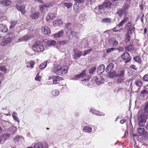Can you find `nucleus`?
Listing matches in <instances>:
<instances>
[{
	"label": "nucleus",
	"mask_w": 148,
	"mask_h": 148,
	"mask_svg": "<svg viewBox=\"0 0 148 148\" xmlns=\"http://www.w3.org/2000/svg\"><path fill=\"white\" fill-rule=\"evenodd\" d=\"M143 80L145 81L148 82V75H145L143 77Z\"/></svg>",
	"instance_id": "nucleus-53"
},
{
	"label": "nucleus",
	"mask_w": 148,
	"mask_h": 148,
	"mask_svg": "<svg viewBox=\"0 0 148 148\" xmlns=\"http://www.w3.org/2000/svg\"><path fill=\"white\" fill-rule=\"evenodd\" d=\"M112 41L113 42L114 45L116 46L118 45V43L117 41L115 39H113V40H112Z\"/></svg>",
	"instance_id": "nucleus-58"
},
{
	"label": "nucleus",
	"mask_w": 148,
	"mask_h": 148,
	"mask_svg": "<svg viewBox=\"0 0 148 148\" xmlns=\"http://www.w3.org/2000/svg\"><path fill=\"white\" fill-rule=\"evenodd\" d=\"M56 14L55 13H51L48 14L47 17L46 19L47 21L49 20H53L56 16Z\"/></svg>",
	"instance_id": "nucleus-19"
},
{
	"label": "nucleus",
	"mask_w": 148,
	"mask_h": 148,
	"mask_svg": "<svg viewBox=\"0 0 148 148\" xmlns=\"http://www.w3.org/2000/svg\"><path fill=\"white\" fill-rule=\"evenodd\" d=\"M0 3L3 6H8L11 4V2L9 0H3L0 1Z\"/></svg>",
	"instance_id": "nucleus-22"
},
{
	"label": "nucleus",
	"mask_w": 148,
	"mask_h": 148,
	"mask_svg": "<svg viewBox=\"0 0 148 148\" xmlns=\"http://www.w3.org/2000/svg\"><path fill=\"white\" fill-rule=\"evenodd\" d=\"M39 14V12H32L31 13L30 17L32 19H36L38 18Z\"/></svg>",
	"instance_id": "nucleus-18"
},
{
	"label": "nucleus",
	"mask_w": 148,
	"mask_h": 148,
	"mask_svg": "<svg viewBox=\"0 0 148 148\" xmlns=\"http://www.w3.org/2000/svg\"><path fill=\"white\" fill-rule=\"evenodd\" d=\"M146 121H138V125L140 127H144Z\"/></svg>",
	"instance_id": "nucleus-32"
},
{
	"label": "nucleus",
	"mask_w": 148,
	"mask_h": 148,
	"mask_svg": "<svg viewBox=\"0 0 148 148\" xmlns=\"http://www.w3.org/2000/svg\"><path fill=\"white\" fill-rule=\"evenodd\" d=\"M64 32L63 31H60L59 32L53 35V36L55 38H59L63 35Z\"/></svg>",
	"instance_id": "nucleus-31"
},
{
	"label": "nucleus",
	"mask_w": 148,
	"mask_h": 148,
	"mask_svg": "<svg viewBox=\"0 0 148 148\" xmlns=\"http://www.w3.org/2000/svg\"><path fill=\"white\" fill-rule=\"evenodd\" d=\"M11 135L10 134L8 133H5L2 136V137H0V138L1 139V141L2 140V138L4 139V140H6L7 139L9 138L10 137V136Z\"/></svg>",
	"instance_id": "nucleus-35"
},
{
	"label": "nucleus",
	"mask_w": 148,
	"mask_h": 148,
	"mask_svg": "<svg viewBox=\"0 0 148 148\" xmlns=\"http://www.w3.org/2000/svg\"><path fill=\"white\" fill-rule=\"evenodd\" d=\"M90 112H92V114H95L96 115L99 116H100L102 115L100 114V113L99 111H97L95 110L92 109L90 110Z\"/></svg>",
	"instance_id": "nucleus-33"
},
{
	"label": "nucleus",
	"mask_w": 148,
	"mask_h": 148,
	"mask_svg": "<svg viewBox=\"0 0 148 148\" xmlns=\"http://www.w3.org/2000/svg\"><path fill=\"white\" fill-rule=\"evenodd\" d=\"M136 66L133 64H132L130 66V68L136 70Z\"/></svg>",
	"instance_id": "nucleus-62"
},
{
	"label": "nucleus",
	"mask_w": 148,
	"mask_h": 148,
	"mask_svg": "<svg viewBox=\"0 0 148 148\" xmlns=\"http://www.w3.org/2000/svg\"><path fill=\"white\" fill-rule=\"evenodd\" d=\"M125 71L123 70H119L117 74L116 77H123L124 75Z\"/></svg>",
	"instance_id": "nucleus-28"
},
{
	"label": "nucleus",
	"mask_w": 148,
	"mask_h": 148,
	"mask_svg": "<svg viewBox=\"0 0 148 148\" xmlns=\"http://www.w3.org/2000/svg\"><path fill=\"white\" fill-rule=\"evenodd\" d=\"M32 49L35 52H43L46 48V46L42 44L40 41L35 42L32 46Z\"/></svg>",
	"instance_id": "nucleus-2"
},
{
	"label": "nucleus",
	"mask_w": 148,
	"mask_h": 148,
	"mask_svg": "<svg viewBox=\"0 0 148 148\" xmlns=\"http://www.w3.org/2000/svg\"><path fill=\"white\" fill-rule=\"evenodd\" d=\"M64 5L68 8H69L71 7L72 4L70 3H64Z\"/></svg>",
	"instance_id": "nucleus-47"
},
{
	"label": "nucleus",
	"mask_w": 148,
	"mask_h": 148,
	"mask_svg": "<svg viewBox=\"0 0 148 148\" xmlns=\"http://www.w3.org/2000/svg\"><path fill=\"white\" fill-rule=\"evenodd\" d=\"M17 114L16 112H14L12 114V116L14 120L19 123L20 121L17 117Z\"/></svg>",
	"instance_id": "nucleus-36"
},
{
	"label": "nucleus",
	"mask_w": 148,
	"mask_h": 148,
	"mask_svg": "<svg viewBox=\"0 0 148 148\" xmlns=\"http://www.w3.org/2000/svg\"><path fill=\"white\" fill-rule=\"evenodd\" d=\"M68 42V41L67 40H64L61 41L60 42V44L61 45H65Z\"/></svg>",
	"instance_id": "nucleus-55"
},
{
	"label": "nucleus",
	"mask_w": 148,
	"mask_h": 148,
	"mask_svg": "<svg viewBox=\"0 0 148 148\" xmlns=\"http://www.w3.org/2000/svg\"><path fill=\"white\" fill-rule=\"evenodd\" d=\"M17 23V22L16 21H12L11 22L10 25L9 27L10 29H13L15 26L16 24Z\"/></svg>",
	"instance_id": "nucleus-39"
},
{
	"label": "nucleus",
	"mask_w": 148,
	"mask_h": 148,
	"mask_svg": "<svg viewBox=\"0 0 148 148\" xmlns=\"http://www.w3.org/2000/svg\"><path fill=\"white\" fill-rule=\"evenodd\" d=\"M148 94V91L146 90H144L141 92L140 95V96L142 98H144L145 97H147V96Z\"/></svg>",
	"instance_id": "nucleus-25"
},
{
	"label": "nucleus",
	"mask_w": 148,
	"mask_h": 148,
	"mask_svg": "<svg viewBox=\"0 0 148 148\" xmlns=\"http://www.w3.org/2000/svg\"><path fill=\"white\" fill-rule=\"evenodd\" d=\"M57 21L58 25L60 26L62 24L63 22L61 19L58 20Z\"/></svg>",
	"instance_id": "nucleus-57"
},
{
	"label": "nucleus",
	"mask_w": 148,
	"mask_h": 148,
	"mask_svg": "<svg viewBox=\"0 0 148 148\" xmlns=\"http://www.w3.org/2000/svg\"><path fill=\"white\" fill-rule=\"evenodd\" d=\"M10 133L11 135H12L14 134V133L16 131V128L15 127H12L10 128Z\"/></svg>",
	"instance_id": "nucleus-41"
},
{
	"label": "nucleus",
	"mask_w": 148,
	"mask_h": 148,
	"mask_svg": "<svg viewBox=\"0 0 148 148\" xmlns=\"http://www.w3.org/2000/svg\"><path fill=\"white\" fill-rule=\"evenodd\" d=\"M14 33L11 32L8 33L5 36L4 39L1 43L2 46H4L8 44L11 42L14 39Z\"/></svg>",
	"instance_id": "nucleus-4"
},
{
	"label": "nucleus",
	"mask_w": 148,
	"mask_h": 148,
	"mask_svg": "<svg viewBox=\"0 0 148 148\" xmlns=\"http://www.w3.org/2000/svg\"><path fill=\"white\" fill-rule=\"evenodd\" d=\"M104 6L105 8H111L112 4L108 0L105 1L103 3Z\"/></svg>",
	"instance_id": "nucleus-24"
},
{
	"label": "nucleus",
	"mask_w": 148,
	"mask_h": 148,
	"mask_svg": "<svg viewBox=\"0 0 148 148\" xmlns=\"http://www.w3.org/2000/svg\"><path fill=\"white\" fill-rule=\"evenodd\" d=\"M147 116L142 111H139L138 113V121H146Z\"/></svg>",
	"instance_id": "nucleus-8"
},
{
	"label": "nucleus",
	"mask_w": 148,
	"mask_h": 148,
	"mask_svg": "<svg viewBox=\"0 0 148 148\" xmlns=\"http://www.w3.org/2000/svg\"><path fill=\"white\" fill-rule=\"evenodd\" d=\"M0 70L3 72H6L7 70L5 66H2L1 64H0Z\"/></svg>",
	"instance_id": "nucleus-45"
},
{
	"label": "nucleus",
	"mask_w": 148,
	"mask_h": 148,
	"mask_svg": "<svg viewBox=\"0 0 148 148\" xmlns=\"http://www.w3.org/2000/svg\"><path fill=\"white\" fill-rule=\"evenodd\" d=\"M35 1L40 3H42L43 2L42 0H35Z\"/></svg>",
	"instance_id": "nucleus-64"
},
{
	"label": "nucleus",
	"mask_w": 148,
	"mask_h": 148,
	"mask_svg": "<svg viewBox=\"0 0 148 148\" xmlns=\"http://www.w3.org/2000/svg\"><path fill=\"white\" fill-rule=\"evenodd\" d=\"M83 130L85 132L89 133L91 132L92 129L88 126H85L83 127Z\"/></svg>",
	"instance_id": "nucleus-26"
},
{
	"label": "nucleus",
	"mask_w": 148,
	"mask_h": 148,
	"mask_svg": "<svg viewBox=\"0 0 148 148\" xmlns=\"http://www.w3.org/2000/svg\"><path fill=\"white\" fill-rule=\"evenodd\" d=\"M47 62H44L40 64L39 66L40 69H42L45 68L47 66Z\"/></svg>",
	"instance_id": "nucleus-42"
},
{
	"label": "nucleus",
	"mask_w": 148,
	"mask_h": 148,
	"mask_svg": "<svg viewBox=\"0 0 148 148\" xmlns=\"http://www.w3.org/2000/svg\"><path fill=\"white\" fill-rule=\"evenodd\" d=\"M24 0H20L17 1L16 2V8L19 11H21L23 14H24L25 13L24 11V7L23 6H19L18 5H21L24 2Z\"/></svg>",
	"instance_id": "nucleus-6"
},
{
	"label": "nucleus",
	"mask_w": 148,
	"mask_h": 148,
	"mask_svg": "<svg viewBox=\"0 0 148 148\" xmlns=\"http://www.w3.org/2000/svg\"><path fill=\"white\" fill-rule=\"evenodd\" d=\"M34 63L35 62L33 60H30L27 63L26 66L28 68L31 67V68H33Z\"/></svg>",
	"instance_id": "nucleus-27"
},
{
	"label": "nucleus",
	"mask_w": 148,
	"mask_h": 148,
	"mask_svg": "<svg viewBox=\"0 0 148 148\" xmlns=\"http://www.w3.org/2000/svg\"><path fill=\"white\" fill-rule=\"evenodd\" d=\"M53 25L55 26H57V25H58V23H57V20H55L53 22Z\"/></svg>",
	"instance_id": "nucleus-63"
},
{
	"label": "nucleus",
	"mask_w": 148,
	"mask_h": 148,
	"mask_svg": "<svg viewBox=\"0 0 148 148\" xmlns=\"http://www.w3.org/2000/svg\"><path fill=\"white\" fill-rule=\"evenodd\" d=\"M69 67L67 66L60 67L58 65H54L53 68V72L58 75H61L62 74H66L68 71Z\"/></svg>",
	"instance_id": "nucleus-1"
},
{
	"label": "nucleus",
	"mask_w": 148,
	"mask_h": 148,
	"mask_svg": "<svg viewBox=\"0 0 148 148\" xmlns=\"http://www.w3.org/2000/svg\"><path fill=\"white\" fill-rule=\"evenodd\" d=\"M114 65L113 63L109 64L106 69V71L107 73H110L114 67Z\"/></svg>",
	"instance_id": "nucleus-23"
},
{
	"label": "nucleus",
	"mask_w": 148,
	"mask_h": 148,
	"mask_svg": "<svg viewBox=\"0 0 148 148\" xmlns=\"http://www.w3.org/2000/svg\"><path fill=\"white\" fill-rule=\"evenodd\" d=\"M75 36L77 38H79V34L78 32H75Z\"/></svg>",
	"instance_id": "nucleus-60"
},
{
	"label": "nucleus",
	"mask_w": 148,
	"mask_h": 148,
	"mask_svg": "<svg viewBox=\"0 0 148 148\" xmlns=\"http://www.w3.org/2000/svg\"><path fill=\"white\" fill-rule=\"evenodd\" d=\"M41 30L43 34L45 35H48L51 33L50 29L47 26H44L42 27Z\"/></svg>",
	"instance_id": "nucleus-12"
},
{
	"label": "nucleus",
	"mask_w": 148,
	"mask_h": 148,
	"mask_svg": "<svg viewBox=\"0 0 148 148\" xmlns=\"http://www.w3.org/2000/svg\"><path fill=\"white\" fill-rule=\"evenodd\" d=\"M109 73V75L110 78H113L116 77L117 74H116L115 71Z\"/></svg>",
	"instance_id": "nucleus-46"
},
{
	"label": "nucleus",
	"mask_w": 148,
	"mask_h": 148,
	"mask_svg": "<svg viewBox=\"0 0 148 148\" xmlns=\"http://www.w3.org/2000/svg\"><path fill=\"white\" fill-rule=\"evenodd\" d=\"M94 79L96 83L99 85L103 83L104 81V79L101 77H95Z\"/></svg>",
	"instance_id": "nucleus-13"
},
{
	"label": "nucleus",
	"mask_w": 148,
	"mask_h": 148,
	"mask_svg": "<svg viewBox=\"0 0 148 148\" xmlns=\"http://www.w3.org/2000/svg\"><path fill=\"white\" fill-rule=\"evenodd\" d=\"M105 66L103 64H101L97 68V72L99 74L102 73L105 70Z\"/></svg>",
	"instance_id": "nucleus-17"
},
{
	"label": "nucleus",
	"mask_w": 148,
	"mask_h": 148,
	"mask_svg": "<svg viewBox=\"0 0 148 148\" xmlns=\"http://www.w3.org/2000/svg\"><path fill=\"white\" fill-rule=\"evenodd\" d=\"M79 4L76 2L73 5L74 10L76 12L78 11L79 9Z\"/></svg>",
	"instance_id": "nucleus-34"
},
{
	"label": "nucleus",
	"mask_w": 148,
	"mask_h": 148,
	"mask_svg": "<svg viewBox=\"0 0 148 148\" xmlns=\"http://www.w3.org/2000/svg\"><path fill=\"white\" fill-rule=\"evenodd\" d=\"M114 49L115 48L113 47L109 48L107 49L106 52L107 53H109L111 51H113Z\"/></svg>",
	"instance_id": "nucleus-56"
},
{
	"label": "nucleus",
	"mask_w": 148,
	"mask_h": 148,
	"mask_svg": "<svg viewBox=\"0 0 148 148\" xmlns=\"http://www.w3.org/2000/svg\"><path fill=\"white\" fill-rule=\"evenodd\" d=\"M136 84L137 86L140 87L142 85V83L140 81H137L136 82Z\"/></svg>",
	"instance_id": "nucleus-52"
},
{
	"label": "nucleus",
	"mask_w": 148,
	"mask_h": 148,
	"mask_svg": "<svg viewBox=\"0 0 148 148\" xmlns=\"http://www.w3.org/2000/svg\"><path fill=\"white\" fill-rule=\"evenodd\" d=\"M59 93V91L57 90H53L51 92L52 95L54 96H56L58 95Z\"/></svg>",
	"instance_id": "nucleus-43"
},
{
	"label": "nucleus",
	"mask_w": 148,
	"mask_h": 148,
	"mask_svg": "<svg viewBox=\"0 0 148 148\" xmlns=\"http://www.w3.org/2000/svg\"><path fill=\"white\" fill-rule=\"evenodd\" d=\"M132 25V23L129 22L125 25V28L128 30L127 33L128 34H132L135 31V27Z\"/></svg>",
	"instance_id": "nucleus-5"
},
{
	"label": "nucleus",
	"mask_w": 148,
	"mask_h": 148,
	"mask_svg": "<svg viewBox=\"0 0 148 148\" xmlns=\"http://www.w3.org/2000/svg\"><path fill=\"white\" fill-rule=\"evenodd\" d=\"M8 31V28L5 25L0 24V32H6Z\"/></svg>",
	"instance_id": "nucleus-20"
},
{
	"label": "nucleus",
	"mask_w": 148,
	"mask_h": 148,
	"mask_svg": "<svg viewBox=\"0 0 148 148\" xmlns=\"http://www.w3.org/2000/svg\"><path fill=\"white\" fill-rule=\"evenodd\" d=\"M129 18L127 17H125L123 20H122L121 22L118 25V27L122 26H123L124 23L127 21H128Z\"/></svg>",
	"instance_id": "nucleus-29"
},
{
	"label": "nucleus",
	"mask_w": 148,
	"mask_h": 148,
	"mask_svg": "<svg viewBox=\"0 0 148 148\" xmlns=\"http://www.w3.org/2000/svg\"><path fill=\"white\" fill-rule=\"evenodd\" d=\"M51 6V4H46L44 5H41L40 6V10L42 12H47L48 8Z\"/></svg>",
	"instance_id": "nucleus-10"
},
{
	"label": "nucleus",
	"mask_w": 148,
	"mask_h": 148,
	"mask_svg": "<svg viewBox=\"0 0 148 148\" xmlns=\"http://www.w3.org/2000/svg\"><path fill=\"white\" fill-rule=\"evenodd\" d=\"M66 36L68 39L71 40L73 38V32L71 29H69L66 32Z\"/></svg>",
	"instance_id": "nucleus-15"
},
{
	"label": "nucleus",
	"mask_w": 148,
	"mask_h": 148,
	"mask_svg": "<svg viewBox=\"0 0 148 148\" xmlns=\"http://www.w3.org/2000/svg\"><path fill=\"white\" fill-rule=\"evenodd\" d=\"M144 111L145 112H148V102H147L145 103Z\"/></svg>",
	"instance_id": "nucleus-48"
},
{
	"label": "nucleus",
	"mask_w": 148,
	"mask_h": 148,
	"mask_svg": "<svg viewBox=\"0 0 148 148\" xmlns=\"http://www.w3.org/2000/svg\"><path fill=\"white\" fill-rule=\"evenodd\" d=\"M34 147V148H48V145L47 143L38 142L35 144Z\"/></svg>",
	"instance_id": "nucleus-7"
},
{
	"label": "nucleus",
	"mask_w": 148,
	"mask_h": 148,
	"mask_svg": "<svg viewBox=\"0 0 148 148\" xmlns=\"http://www.w3.org/2000/svg\"><path fill=\"white\" fill-rule=\"evenodd\" d=\"M78 79H80V81L82 82V84H85V82L87 83L89 81L88 77L85 73V71H84L80 75H75L72 78V79L76 80Z\"/></svg>",
	"instance_id": "nucleus-3"
},
{
	"label": "nucleus",
	"mask_w": 148,
	"mask_h": 148,
	"mask_svg": "<svg viewBox=\"0 0 148 148\" xmlns=\"http://www.w3.org/2000/svg\"><path fill=\"white\" fill-rule=\"evenodd\" d=\"M96 69V67H92L90 70L89 73L90 74H93V72H95Z\"/></svg>",
	"instance_id": "nucleus-49"
},
{
	"label": "nucleus",
	"mask_w": 148,
	"mask_h": 148,
	"mask_svg": "<svg viewBox=\"0 0 148 148\" xmlns=\"http://www.w3.org/2000/svg\"><path fill=\"white\" fill-rule=\"evenodd\" d=\"M82 55V53L81 51H77L76 52L75 54L74 58L75 59L79 58Z\"/></svg>",
	"instance_id": "nucleus-30"
},
{
	"label": "nucleus",
	"mask_w": 148,
	"mask_h": 148,
	"mask_svg": "<svg viewBox=\"0 0 148 148\" xmlns=\"http://www.w3.org/2000/svg\"><path fill=\"white\" fill-rule=\"evenodd\" d=\"M33 36L31 35H30L29 34H27L25 35L23 38H20L18 39L19 42H21L23 41H26L28 39H30L32 38Z\"/></svg>",
	"instance_id": "nucleus-14"
},
{
	"label": "nucleus",
	"mask_w": 148,
	"mask_h": 148,
	"mask_svg": "<svg viewBox=\"0 0 148 148\" xmlns=\"http://www.w3.org/2000/svg\"><path fill=\"white\" fill-rule=\"evenodd\" d=\"M85 0H74V1L76 2V3H78L79 4V3H83Z\"/></svg>",
	"instance_id": "nucleus-54"
},
{
	"label": "nucleus",
	"mask_w": 148,
	"mask_h": 148,
	"mask_svg": "<svg viewBox=\"0 0 148 148\" xmlns=\"http://www.w3.org/2000/svg\"><path fill=\"white\" fill-rule=\"evenodd\" d=\"M124 79H123L119 78L117 79V81L118 82H123Z\"/></svg>",
	"instance_id": "nucleus-59"
},
{
	"label": "nucleus",
	"mask_w": 148,
	"mask_h": 148,
	"mask_svg": "<svg viewBox=\"0 0 148 148\" xmlns=\"http://www.w3.org/2000/svg\"><path fill=\"white\" fill-rule=\"evenodd\" d=\"M134 60L136 62H138L139 63H141V61L140 57L139 56H137L136 57L134 58Z\"/></svg>",
	"instance_id": "nucleus-50"
},
{
	"label": "nucleus",
	"mask_w": 148,
	"mask_h": 148,
	"mask_svg": "<svg viewBox=\"0 0 148 148\" xmlns=\"http://www.w3.org/2000/svg\"><path fill=\"white\" fill-rule=\"evenodd\" d=\"M130 7V5L128 3H125L122 10L125 12V15L127 13V10Z\"/></svg>",
	"instance_id": "nucleus-21"
},
{
	"label": "nucleus",
	"mask_w": 148,
	"mask_h": 148,
	"mask_svg": "<svg viewBox=\"0 0 148 148\" xmlns=\"http://www.w3.org/2000/svg\"><path fill=\"white\" fill-rule=\"evenodd\" d=\"M42 44H45V46L51 47L53 46L56 44V42L53 40H46L42 41Z\"/></svg>",
	"instance_id": "nucleus-11"
},
{
	"label": "nucleus",
	"mask_w": 148,
	"mask_h": 148,
	"mask_svg": "<svg viewBox=\"0 0 148 148\" xmlns=\"http://www.w3.org/2000/svg\"><path fill=\"white\" fill-rule=\"evenodd\" d=\"M92 51V49H88L84 51L83 53V56H85L88 54L89 53H90L91 51Z\"/></svg>",
	"instance_id": "nucleus-51"
},
{
	"label": "nucleus",
	"mask_w": 148,
	"mask_h": 148,
	"mask_svg": "<svg viewBox=\"0 0 148 148\" xmlns=\"http://www.w3.org/2000/svg\"><path fill=\"white\" fill-rule=\"evenodd\" d=\"M134 49V46L133 45H130L126 47V50L127 51H133Z\"/></svg>",
	"instance_id": "nucleus-38"
},
{
	"label": "nucleus",
	"mask_w": 148,
	"mask_h": 148,
	"mask_svg": "<svg viewBox=\"0 0 148 148\" xmlns=\"http://www.w3.org/2000/svg\"><path fill=\"white\" fill-rule=\"evenodd\" d=\"M63 79L59 76H55L53 81V83L54 84H58L60 80H62Z\"/></svg>",
	"instance_id": "nucleus-16"
},
{
	"label": "nucleus",
	"mask_w": 148,
	"mask_h": 148,
	"mask_svg": "<svg viewBox=\"0 0 148 148\" xmlns=\"http://www.w3.org/2000/svg\"><path fill=\"white\" fill-rule=\"evenodd\" d=\"M125 12L122 9H120L118 10L117 11V13L119 15V16L121 17V16L124 12Z\"/></svg>",
	"instance_id": "nucleus-44"
},
{
	"label": "nucleus",
	"mask_w": 148,
	"mask_h": 148,
	"mask_svg": "<svg viewBox=\"0 0 148 148\" xmlns=\"http://www.w3.org/2000/svg\"><path fill=\"white\" fill-rule=\"evenodd\" d=\"M122 58L125 60V63L130 62L131 60V58L130 56V54L127 52L123 53L121 56Z\"/></svg>",
	"instance_id": "nucleus-9"
},
{
	"label": "nucleus",
	"mask_w": 148,
	"mask_h": 148,
	"mask_svg": "<svg viewBox=\"0 0 148 148\" xmlns=\"http://www.w3.org/2000/svg\"><path fill=\"white\" fill-rule=\"evenodd\" d=\"M105 7V6H104V4H103L99 6V9L101 10Z\"/></svg>",
	"instance_id": "nucleus-61"
},
{
	"label": "nucleus",
	"mask_w": 148,
	"mask_h": 148,
	"mask_svg": "<svg viewBox=\"0 0 148 148\" xmlns=\"http://www.w3.org/2000/svg\"><path fill=\"white\" fill-rule=\"evenodd\" d=\"M144 129L143 127L139 128L137 130V132L138 134L140 135H143V132L144 131Z\"/></svg>",
	"instance_id": "nucleus-40"
},
{
	"label": "nucleus",
	"mask_w": 148,
	"mask_h": 148,
	"mask_svg": "<svg viewBox=\"0 0 148 148\" xmlns=\"http://www.w3.org/2000/svg\"><path fill=\"white\" fill-rule=\"evenodd\" d=\"M101 21L103 23H110L111 22L112 20L111 18H105L102 19Z\"/></svg>",
	"instance_id": "nucleus-37"
}]
</instances>
